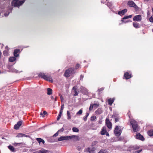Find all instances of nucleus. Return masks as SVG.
I'll return each mask as SVG.
<instances>
[{
  "instance_id": "obj_30",
  "label": "nucleus",
  "mask_w": 153,
  "mask_h": 153,
  "mask_svg": "<svg viewBox=\"0 0 153 153\" xmlns=\"http://www.w3.org/2000/svg\"><path fill=\"white\" fill-rule=\"evenodd\" d=\"M52 90L50 88H47V94L48 95H51L52 94Z\"/></svg>"
},
{
  "instance_id": "obj_20",
  "label": "nucleus",
  "mask_w": 153,
  "mask_h": 153,
  "mask_svg": "<svg viewBox=\"0 0 153 153\" xmlns=\"http://www.w3.org/2000/svg\"><path fill=\"white\" fill-rule=\"evenodd\" d=\"M8 148L9 150L12 152H15L16 151V149L14 147L12 146H8Z\"/></svg>"
},
{
  "instance_id": "obj_4",
  "label": "nucleus",
  "mask_w": 153,
  "mask_h": 153,
  "mask_svg": "<svg viewBox=\"0 0 153 153\" xmlns=\"http://www.w3.org/2000/svg\"><path fill=\"white\" fill-rule=\"evenodd\" d=\"M131 125L132 126L133 130L134 132H137L139 130L137 122L133 120H131L130 122Z\"/></svg>"
},
{
  "instance_id": "obj_33",
  "label": "nucleus",
  "mask_w": 153,
  "mask_h": 153,
  "mask_svg": "<svg viewBox=\"0 0 153 153\" xmlns=\"http://www.w3.org/2000/svg\"><path fill=\"white\" fill-rule=\"evenodd\" d=\"M72 130L73 132H78L79 131V129L76 127H73L72 128Z\"/></svg>"
},
{
  "instance_id": "obj_60",
  "label": "nucleus",
  "mask_w": 153,
  "mask_h": 153,
  "mask_svg": "<svg viewBox=\"0 0 153 153\" xmlns=\"http://www.w3.org/2000/svg\"><path fill=\"white\" fill-rule=\"evenodd\" d=\"M101 101H102V102H103V100H101Z\"/></svg>"
},
{
  "instance_id": "obj_21",
  "label": "nucleus",
  "mask_w": 153,
  "mask_h": 153,
  "mask_svg": "<svg viewBox=\"0 0 153 153\" xmlns=\"http://www.w3.org/2000/svg\"><path fill=\"white\" fill-rule=\"evenodd\" d=\"M114 98H110L109 99L108 101V104L110 105H111L112 103H113V102H114Z\"/></svg>"
},
{
  "instance_id": "obj_28",
  "label": "nucleus",
  "mask_w": 153,
  "mask_h": 153,
  "mask_svg": "<svg viewBox=\"0 0 153 153\" xmlns=\"http://www.w3.org/2000/svg\"><path fill=\"white\" fill-rule=\"evenodd\" d=\"M95 112L97 114H100L102 113V111L101 109L98 108L96 111Z\"/></svg>"
},
{
  "instance_id": "obj_29",
  "label": "nucleus",
  "mask_w": 153,
  "mask_h": 153,
  "mask_svg": "<svg viewBox=\"0 0 153 153\" xmlns=\"http://www.w3.org/2000/svg\"><path fill=\"white\" fill-rule=\"evenodd\" d=\"M67 119L68 120L70 119L71 118V116L70 114V111H67Z\"/></svg>"
},
{
  "instance_id": "obj_38",
  "label": "nucleus",
  "mask_w": 153,
  "mask_h": 153,
  "mask_svg": "<svg viewBox=\"0 0 153 153\" xmlns=\"http://www.w3.org/2000/svg\"><path fill=\"white\" fill-rule=\"evenodd\" d=\"M62 112H60V113L59 114V116L57 118V120H59V119H60V117H61V115H62Z\"/></svg>"
},
{
  "instance_id": "obj_44",
  "label": "nucleus",
  "mask_w": 153,
  "mask_h": 153,
  "mask_svg": "<svg viewBox=\"0 0 153 153\" xmlns=\"http://www.w3.org/2000/svg\"><path fill=\"white\" fill-rule=\"evenodd\" d=\"M123 20V19H122L121 21L122 22H123L124 23H126L129 22L128 21H125L124 20Z\"/></svg>"
},
{
  "instance_id": "obj_53",
  "label": "nucleus",
  "mask_w": 153,
  "mask_h": 153,
  "mask_svg": "<svg viewBox=\"0 0 153 153\" xmlns=\"http://www.w3.org/2000/svg\"><path fill=\"white\" fill-rule=\"evenodd\" d=\"M106 134L107 136H109V134L107 132H106V134Z\"/></svg>"
},
{
  "instance_id": "obj_1",
  "label": "nucleus",
  "mask_w": 153,
  "mask_h": 153,
  "mask_svg": "<svg viewBox=\"0 0 153 153\" xmlns=\"http://www.w3.org/2000/svg\"><path fill=\"white\" fill-rule=\"evenodd\" d=\"M123 127L119 126H116L114 130V133L116 136H119L121 133Z\"/></svg>"
},
{
  "instance_id": "obj_2",
  "label": "nucleus",
  "mask_w": 153,
  "mask_h": 153,
  "mask_svg": "<svg viewBox=\"0 0 153 153\" xmlns=\"http://www.w3.org/2000/svg\"><path fill=\"white\" fill-rule=\"evenodd\" d=\"M39 76L51 82H53V80L52 77L50 76L46 75L44 73H40L39 74Z\"/></svg>"
},
{
  "instance_id": "obj_54",
  "label": "nucleus",
  "mask_w": 153,
  "mask_h": 153,
  "mask_svg": "<svg viewBox=\"0 0 153 153\" xmlns=\"http://www.w3.org/2000/svg\"><path fill=\"white\" fill-rule=\"evenodd\" d=\"M43 113H40V115L42 116V117H44V116L43 115Z\"/></svg>"
},
{
  "instance_id": "obj_13",
  "label": "nucleus",
  "mask_w": 153,
  "mask_h": 153,
  "mask_svg": "<svg viewBox=\"0 0 153 153\" xmlns=\"http://www.w3.org/2000/svg\"><path fill=\"white\" fill-rule=\"evenodd\" d=\"M96 149V148L94 147H91L87 149V151L88 152L90 153H94Z\"/></svg>"
},
{
  "instance_id": "obj_18",
  "label": "nucleus",
  "mask_w": 153,
  "mask_h": 153,
  "mask_svg": "<svg viewBox=\"0 0 153 153\" xmlns=\"http://www.w3.org/2000/svg\"><path fill=\"white\" fill-rule=\"evenodd\" d=\"M124 76L126 79H128L131 77V75L129 74L128 72L124 74Z\"/></svg>"
},
{
  "instance_id": "obj_63",
  "label": "nucleus",
  "mask_w": 153,
  "mask_h": 153,
  "mask_svg": "<svg viewBox=\"0 0 153 153\" xmlns=\"http://www.w3.org/2000/svg\"><path fill=\"white\" fill-rule=\"evenodd\" d=\"M138 149V148H136V149Z\"/></svg>"
},
{
  "instance_id": "obj_11",
  "label": "nucleus",
  "mask_w": 153,
  "mask_h": 153,
  "mask_svg": "<svg viewBox=\"0 0 153 153\" xmlns=\"http://www.w3.org/2000/svg\"><path fill=\"white\" fill-rule=\"evenodd\" d=\"M142 19V17L140 15H137L134 16L133 18V20L134 21L140 22Z\"/></svg>"
},
{
  "instance_id": "obj_42",
  "label": "nucleus",
  "mask_w": 153,
  "mask_h": 153,
  "mask_svg": "<svg viewBox=\"0 0 153 153\" xmlns=\"http://www.w3.org/2000/svg\"><path fill=\"white\" fill-rule=\"evenodd\" d=\"M97 143V141H94L92 143V147H93Z\"/></svg>"
},
{
  "instance_id": "obj_64",
  "label": "nucleus",
  "mask_w": 153,
  "mask_h": 153,
  "mask_svg": "<svg viewBox=\"0 0 153 153\" xmlns=\"http://www.w3.org/2000/svg\"><path fill=\"white\" fill-rule=\"evenodd\" d=\"M152 31L153 32V29H152Z\"/></svg>"
},
{
  "instance_id": "obj_35",
  "label": "nucleus",
  "mask_w": 153,
  "mask_h": 153,
  "mask_svg": "<svg viewBox=\"0 0 153 153\" xmlns=\"http://www.w3.org/2000/svg\"><path fill=\"white\" fill-rule=\"evenodd\" d=\"M96 117L94 115L92 116L91 117V121H95L96 119Z\"/></svg>"
},
{
  "instance_id": "obj_34",
  "label": "nucleus",
  "mask_w": 153,
  "mask_h": 153,
  "mask_svg": "<svg viewBox=\"0 0 153 153\" xmlns=\"http://www.w3.org/2000/svg\"><path fill=\"white\" fill-rule=\"evenodd\" d=\"M132 16V15H130L128 16H124L123 18L122 19H128L131 18Z\"/></svg>"
},
{
  "instance_id": "obj_3",
  "label": "nucleus",
  "mask_w": 153,
  "mask_h": 153,
  "mask_svg": "<svg viewBox=\"0 0 153 153\" xmlns=\"http://www.w3.org/2000/svg\"><path fill=\"white\" fill-rule=\"evenodd\" d=\"M25 2V0L19 1V0H14L11 3L12 5L14 7H19V6Z\"/></svg>"
},
{
  "instance_id": "obj_7",
  "label": "nucleus",
  "mask_w": 153,
  "mask_h": 153,
  "mask_svg": "<svg viewBox=\"0 0 153 153\" xmlns=\"http://www.w3.org/2000/svg\"><path fill=\"white\" fill-rule=\"evenodd\" d=\"M78 90L77 86H75L72 88V92L74 96H76L78 95Z\"/></svg>"
},
{
  "instance_id": "obj_39",
  "label": "nucleus",
  "mask_w": 153,
  "mask_h": 153,
  "mask_svg": "<svg viewBox=\"0 0 153 153\" xmlns=\"http://www.w3.org/2000/svg\"><path fill=\"white\" fill-rule=\"evenodd\" d=\"M82 110L81 109H80L76 113V115H77V114L81 115L82 114Z\"/></svg>"
},
{
  "instance_id": "obj_55",
  "label": "nucleus",
  "mask_w": 153,
  "mask_h": 153,
  "mask_svg": "<svg viewBox=\"0 0 153 153\" xmlns=\"http://www.w3.org/2000/svg\"><path fill=\"white\" fill-rule=\"evenodd\" d=\"M89 114L88 113H87V117L88 116Z\"/></svg>"
},
{
  "instance_id": "obj_14",
  "label": "nucleus",
  "mask_w": 153,
  "mask_h": 153,
  "mask_svg": "<svg viewBox=\"0 0 153 153\" xmlns=\"http://www.w3.org/2000/svg\"><path fill=\"white\" fill-rule=\"evenodd\" d=\"M136 138L137 139L143 141L144 138L143 136L141 135L140 133H138L136 135Z\"/></svg>"
},
{
  "instance_id": "obj_6",
  "label": "nucleus",
  "mask_w": 153,
  "mask_h": 153,
  "mask_svg": "<svg viewBox=\"0 0 153 153\" xmlns=\"http://www.w3.org/2000/svg\"><path fill=\"white\" fill-rule=\"evenodd\" d=\"M99 106V103L98 102H95L94 103H91L90 107L89 108L90 111L93 109H95L98 108Z\"/></svg>"
},
{
  "instance_id": "obj_62",
  "label": "nucleus",
  "mask_w": 153,
  "mask_h": 153,
  "mask_svg": "<svg viewBox=\"0 0 153 153\" xmlns=\"http://www.w3.org/2000/svg\"><path fill=\"white\" fill-rule=\"evenodd\" d=\"M148 14H149V13H148Z\"/></svg>"
},
{
  "instance_id": "obj_8",
  "label": "nucleus",
  "mask_w": 153,
  "mask_h": 153,
  "mask_svg": "<svg viewBox=\"0 0 153 153\" xmlns=\"http://www.w3.org/2000/svg\"><path fill=\"white\" fill-rule=\"evenodd\" d=\"M105 122L107 127L109 129H111L112 128V123L110 121L108 118H106L105 120Z\"/></svg>"
},
{
  "instance_id": "obj_51",
  "label": "nucleus",
  "mask_w": 153,
  "mask_h": 153,
  "mask_svg": "<svg viewBox=\"0 0 153 153\" xmlns=\"http://www.w3.org/2000/svg\"><path fill=\"white\" fill-rule=\"evenodd\" d=\"M43 113L44 115H45V114H47V112L45 111H43Z\"/></svg>"
},
{
  "instance_id": "obj_9",
  "label": "nucleus",
  "mask_w": 153,
  "mask_h": 153,
  "mask_svg": "<svg viewBox=\"0 0 153 153\" xmlns=\"http://www.w3.org/2000/svg\"><path fill=\"white\" fill-rule=\"evenodd\" d=\"M58 140L59 141L65 140H69V136H62L58 138Z\"/></svg>"
},
{
  "instance_id": "obj_47",
  "label": "nucleus",
  "mask_w": 153,
  "mask_h": 153,
  "mask_svg": "<svg viewBox=\"0 0 153 153\" xmlns=\"http://www.w3.org/2000/svg\"><path fill=\"white\" fill-rule=\"evenodd\" d=\"M79 67V65L78 64H77L76 66V69H78Z\"/></svg>"
},
{
  "instance_id": "obj_56",
  "label": "nucleus",
  "mask_w": 153,
  "mask_h": 153,
  "mask_svg": "<svg viewBox=\"0 0 153 153\" xmlns=\"http://www.w3.org/2000/svg\"><path fill=\"white\" fill-rule=\"evenodd\" d=\"M51 97L52 99H54V97L53 96H51Z\"/></svg>"
},
{
  "instance_id": "obj_25",
  "label": "nucleus",
  "mask_w": 153,
  "mask_h": 153,
  "mask_svg": "<svg viewBox=\"0 0 153 153\" xmlns=\"http://www.w3.org/2000/svg\"><path fill=\"white\" fill-rule=\"evenodd\" d=\"M36 140L38 142L39 144H40L41 142H42L43 144L45 143L44 140L41 138H37Z\"/></svg>"
},
{
  "instance_id": "obj_45",
  "label": "nucleus",
  "mask_w": 153,
  "mask_h": 153,
  "mask_svg": "<svg viewBox=\"0 0 153 153\" xmlns=\"http://www.w3.org/2000/svg\"><path fill=\"white\" fill-rule=\"evenodd\" d=\"M64 130V128H62L60 129V130H59L58 131V132L59 133V132H63V131Z\"/></svg>"
},
{
  "instance_id": "obj_49",
  "label": "nucleus",
  "mask_w": 153,
  "mask_h": 153,
  "mask_svg": "<svg viewBox=\"0 0 153 153\" xmlns=\"http://www.w3.org/2000/svg\"><path fill=\"white\" fill-rule=\"evenodd\" d=\"M60 98H61V102H62L63 101L64 99L62 97V96L61 95L60 96Z\"/></svg>"
},
{
  "instance_id": "obj_52",
  "label": "nucleus",
  "mask_w": 153,
  "mask_h": 153,
  "mask_svg": "<svg viewBox=\"0 0 153 153\" xmlns=\"http://www.w3.org/2000/svg\"><path fill=\"white\" fill-rule=\"evenodd\" d=\"M119 121V119L118 118H115V122H117Z\"/></svg>"
},
{
  "instance_id": "obj_12",
  "label": "nucleus",
  "mask_w": 153,
  "mask_h": 153,
  "mask_svg": "<svg viewBox=\"0 0 153 153\" xmlns=\"http://www.w3.org/2000/svg\"><path fill=\"white\" fill-rule=\"evenodd\" d=\"M36 152L38 153H52V152L50 151L46 150L44 149H42L41 150H39L38 152Z\"/></svg>"
},
{
  "instance_id": "obj_26",
  "label": "nucleus",
  "mask_w": 153,
  "mask_h": 153,
  "mask_svg": "<svg viewBox=\"0 0 153 153\" xmlns=\"http://www.w3.org/2000/svg\"><path fill=\"white\" fill-rule=\"evenodd\" d=\"M17 137H27V136L26 135L23 134L22 133H19V134L16 136Z\"/></svg>"
},
{
  "instance_id": "obj_36",
  "label": "nucleus",
  "mask_w": 153,
  "mask_h": 153,
  "mask_svg": "<svg viewBox=\"0 0 153 153\" xmlns=\"http://www.w3.org/2000/svg\"><path fill=\"white\" fill-rule=\"evenodd\" d=\"M108 153V152L107 151L105 150H101L99 153Z\"/></svg>"
},
{
  "instance_id": "obj_17",
  "label": "nucleus",
  "mask_w": 153,
  "mask_h": 153,
  "mask_svg": "<svg viewBox=\"0 0 153 153\" xmlns=\"http://www.w3.org/2000/svg\"><path fill=\"white\" fill-rule=\"evenodd\" d=\"M127 11L126 9H125L120 11H119L118 14L120 16L124 15L125 13H126Z\"/></svg>"
},
{
  "instance_id": "obj_27",
  "label": "nucleus",
  "mask_w": 153,
  "mask_h": 153,
  "mask_svg": "<svg viewBox=\"0 0 153 153\" xmlns=\"http://www.w3.org/2000/svg\"><path fill=\"white\" fill-rule=\"evenodd\" d=\"M148 134L150 136H152L153 135V130H150L148 132Z\"/></svg>"
},
{
  "instance_id": "obj_58",
  "label": "nucleus",
  "mask_w": 153,
  "mask_h": 153,
  "mask_svg": "<svg viewBox=\"0 0 153 153\" xmlns=\"http://www.w3.org/2000/svg\"><path fill=\"white\" fill-rule=\"evenodd\" d=\"M17 71H16V70H15L14 72H17Z\"/></svg>"
},
{
  "instance_id": "obj_57",
  "label": "nucleus",
  "mask_w": 153,
  "mask_h": 153,
  "mask_svg": "<svg viewBox=\"0 0 153 153\" xmlns=\"http://www.w3.org/2000/svg\"><path fill=\"white\" fill-rule=\"evenodd\" d=\"M86 118V117H84V120H85V119Z\"/></svg>"
},
{
  "instance_id": "obj_19",
  "label": "nucleus",
  "mask_w": 153,
  "mask_h": 153,
  "mask_svg": "<svg viewBox=\"0 0 153 153\" xmlns=\"http://www.w3.org/2000/svg\"><path fill=\"white\" fill-rule=\"evenodd\" d=\"M128 4L131 7H134L136 4L133 1H128Z\"/></svg>"
},
{
  "instance_id": "obj_61",
  "label": "nucleus",
  "mask_w": 153,
  "mask_h": 153,
  "mask_svg": "<svg viewBox=\"0 0 153 153\" xmlns=\"http://www.w3.org/2000/svg\"><path fill=\"white\" fill-rule=\"evenodd\" d=\"M148 14H149V13H148Z\"/></svg>"
},
{
  "instance_id": "obj_5",
  "label": "nucleus",
  "mask_w": 153,
  "mask_h": 153,
  "mask_svg": "<svg viewBox=\"0 0 153 153\" xmlns=\"http://www.w3.org/2000/svg\"><path fill=\"white\" fill-rule=\"evenodd\" d=\"M75 70L74 68H71L66 70L65 71L64 75L66 77H69L72 74L74 73Z\"/></svg>"
},
{
  "instance_id": "obj_10",
  "label": "nucleus",
  "mask_w": 153,
  "mask_h": 153,
  "mask_svg": "<svg viewBox=\"0 0 153 153\" xmlns=\"http://www.w3.org/2000/svg\"><path fill=\"white\" fill-rule=\"evenodd\" d=\"M71 139H72L74 141L79 140V136L76 135L69 136V140Z\"/></svg>"
},
{
  "instance_id": "obj_23",
  "label": "nucleus",
  "mask_w": 153,
  "mask_h": 153,
  "mask_svg": "<svg viewBox=\"0 0 153 153\" xmlns=\"http://www.w3.org/2000/svg\"><path fill=\"white\" fill-rule=\"evenodd\" d=\"M133 26L136 28H138L140 27V24L137 23L133 22Z\"/></svg>"
},
{
  "instance_id": "obj_59",
  "label": "nucleus",
  "mask_w": 153,
  "mask_h": 153,
  "mask_svg": "<svg viewBox=\"0 0 153 153\" xmlns=\"http://www.w3.org/2000/svg\"><path fill=\"white\" fill-rule=\"evenodd\" d=\"M55 101H56V98H55Z\"/></svg>"
},
{
  "instance_id": "obj_15",
  "label": "nucleus",
  "mask_w": 153,
  "mask_h": 153,
  "mask_svg": "<svg viewBox=\"0 0 153 153\" xmlns=\"http://www.w3.org/2000/svg\"><path fill=\"white\" fill-rule=\"evenodd\" d=\"M22 124V121H19L18 122L17 124L15 125L14 126V128L16 129H18L19 127Z\"/></svg>"
},
{
  "instance_id": "obj_22",
  "label": "nucleus",
  "mask_w": 153,
  "mask_h": 153,
  "mask_svg": "<svg viewBox=\"0 0 153 153\" xmlns=\"http://www.w3.org/2000/svg\"><path fill=\"white\" fill-rule=\"evenodd\" d=\"M19 51V49H16L14 50V55L15 56L17 57L19 56V54H17Z\"/></svg>"
},
{
  "instance_id": "obj_24",
  "label": "nucleus",
  "mask_w": 153,
  "mask_h": 153,
  "mask_svg": "<svg viewBox=\"0 0 153 153\" xmlns=\"http://www.w3.org/2000/svg\"><path fill=\"white\" fill-rule=\"evenodd\" d=\"M107 131L105 127H103L101 132V134L102 135H105Z\"/></svg>"
},
{
  "instance_id": "obj_31",
  "label": "nucleus",
  "mask_w": 153,
  "mask_h": 153,
  "mask_svg": "<svg viewBox=\"0 0 153 153\" xmlns=\"http://www.w3.org/2000/svg\"><path fill=\"white\" fill-rule=\"evenodd\" d=\"M23 144V143H15L13 144V145L15 146H20L21 144Z\"/></svg>"
},
{
  "instance_id": "obj_40",
  "label": "nucleus",
  "mask_w": 153,
  "mask_h": 153,
  "mask_svg": "<svg viewBox=\"0 0 153 153\" xmlns=\"http://www.w3.org/2000/svg\"><path fill=\"white\" fill-rule=\"evenodd\" d=\"M64 108V105H61V110H60V112H63V110Z\"/></svg>"
},
{
  "instance_id": "obj_48",
  "label": "nucleus",
  "mask_w": 153,
  "mask_h": 153,
  "mask_svg": "<svg viewBox=\"0 0 153 153\" xmlns=\"http://www.w3.org/2000/svg\"><path fill=\"white\" fill-rule=\"evenodd\" d=\"M104 89V88H102L99 89H98V91H99L100 92L101 91H103Z\"/></svg>"
},
{
  "instance_id": "obj_46",
  "label": "nucleus",
  "mask_w": 153,
  "mask_h": 153,
  "mask_svg": "<svg viewBox=\"0 0 153 153\" xmlns=\"http://www.w3.org/2000/svg\"><path fill=\"white\" fill-rule=\"evenodd\" d=\"M142 151V150H140L137 151H135L134 153H139Z\"/></svg>"
},
{
  "instance_id": "obj_50",
  "label": "nucleus",
  "mask_w": 153,
  "mask_h": 153,
  "mask_svg": "<svg viewBox=\"0 0 153 153\" xmlns=\"http://www.w3.org/2000/svg\"><path fill=\"white\" fill-rule=\"evenodd\" d=\"M9 12L8 13H4V16H7L8 15H9Z\"/></svg>"
},
{
  "instance_id": "obj_43",
  "label": "nucleus",
  "mask_w": 153,
  "mask_h": 153,
  "mask_svg": "<svg viewBox=\"0 0 153 153\" xmlns=\"http://www.w3.org/2000/svg\"><path fill=\"white\" fill-rule=\"evenodd\" d=\"M59 132L57 131L56 133L54 134L53 136V137H56L59 134Z\"/></svg>"
},
{
  "instance_id": "obj_41",
  "label": "nucleus",
  "mask_w": 153,
  "mask_h": 153,
  "mask_svg": "<svg viewBox=\"0 0 153 153\" xmlns=\"http://www.w3.org/2000/svg\"><path fill=\"white\" fill-rule=\"evenodd\" d=\"M149 21L151 22H153V15L151 16L149 19Z\"/></svg>"
},
{
  "instance_id": "obj_37",
  "label": "nucleus",
  "mask_w": 153,
  "mask_h": 153,
  "mask_svg": "<svg viewBox=\"0 0 153 153\" xmlns=\"http://www.w3.org/2000/svg\"><path fill=\"white\" fill-rule=\"evenodd\" d=\"M133 7L134 8L135 10L136 11H137L139 10V8L137 6L136 4H135Z\"/></svg>"
},
{
  "instance_id": "obj_32",
  "label": "nucleus",
  "mask_w": 153,
  "mask_h": 153,
  "mask_svg": "<svg viewBox=\"0 0 153 153\" xmlns=\"http://www.w3.org/2000/svg\"><path fill=\"white\" fill-rule=\"evenodd\" d=\"M16 59V58L14 57H11L9 59V61L12 62L14 61Z\"/></svg>"
},
{
  "instance_id": "obj_16",
  "label": "nucleus",
  "mask_w": 153,
  "mask_h": 153,
  "mask_svg": "<svg viewBox=\"0 0 153 153\" xmlns=\"http://www.w3.org/2000/svg\"><path fill=\"white\" fill-rule=\"evenodd\" d=\"M5 49L6 50L3 51V54L4 56H8L9 55L8 53L9 48L8 46H6L5 47Z\"/></svg>"
}]
</instances>
